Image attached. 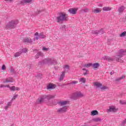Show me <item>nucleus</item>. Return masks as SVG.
<instances>
[{
	"label": "nucleus",
	"instance_id": "obj_39",
	"mask_svg": "<svg viewBox=\"0 0 126 126\" xmlns=\"http://www.w3.org/2000/svg\"><path fill=\"white\" fill-rule=\"evenodd\" d=\"M126 32H124L120 34V37H125V36H126Z\"/></svg>",
	"mask_w": 126,
	"mask_h": 126
},
{
	"label": "nucleus",
	"instance_id": "obj_10",
	"mask_svg": "<svg viewBox=\"0 0 126 126\" xmlns=\"http://www.w3.org/2000/svg\"><path fill=\"white\" fill-rule=\"evenodd\" d=\"M67 111V106H64L58 109V113H65Z\"/></svg>",
	"mask_w": 126,
	"mask_h": 126
},
{
	"label": "nucleus",
	"instance_id": "obj_9",
	"mask_svg": "<svg viewBox=\"0 0 126 126\" xmlns=\"http://www.w3.org/2000/svg\"><path fill=\"white\" fill-rule=\"evenodd\" d=\"M77 10H78L77 8H71L68 10V12L71 14H76Z\"/></svg>",
	"mask_w": 126,
	"mask_h": 126
},
{
	"label": "nucleus",
	"instance_id": "obj_20",
	"mask_svg": "<svg viewBox=\"0 0 126 126\" xmlns=\"http://www.w3.org/2000/svg\"><path fill=\"white\" fill-rule=\"evenodd\" d=\"M98 112L97 110H93L91 112V116H96V115H98Z\"/></svg>",
	"mask_w": 126,
	"mask_h": 126
},
{
	"label": "nucleus",
	"instance_id": "obj_8",
	"mask_svg": "<svg viewBox=\"0 0 126 126\" xmlns=\"http://www.w3.org/2000/svg\"><path fill=\"white\" fill-rule=\"evenodd\" d=\"M94 86H96L97 88H100L101 90H105V89H107L108 88L106 86H102V84L96 82L94 83Z\"/></svg>",
	"mask_w": 126,
	"mask_h": 126
},
{
	"label": "nucleus",
	"instance_id": "obj_33",
	"mask_svg": "<svg viewBox=\"0 0 126 126\" xmlns=\"http://www.w3.org/2000/svg\"><path fill=\"white\" fill-rule=\"evenodd\" d=\"M20 51L21 53L22 54V53H27V49L26 48H24L23 49H20Z\"/></svg>",
	"mask_w": 126,
	"mask_h": 126
},
{
	"label": "nucleus",
	"instance_id": "obj_37",
	"mask_svg": "<svg viewBox=\"0 0 126 126\" xmlns=\"http://www.w3.org/2000/svg\"><path fill=\"white\" fill-rule=\"evenodd\" d=\"M82 69L84 71V75H86V74H88V70H87L85 68H83Z\"/></svg>",
	"mask_w": 126,
	"mask_h": 126
},
{
	"label": "nucleus",
	"instance_id": "obj_13",
	"mask_svg": "<svg viewBox=\"0 0 126 126\" xmlns=\"http://www.w3.org/2000/svg\"><path fill=\"white\" fill-rule=\"evenodd\" d=\"M69 102L66 100H61L58 102L59 105L60 106H65L67 104H68Z\"/></svg>",
	"mask_w": 126,
	"mask_h": 126
},
{
	"label": "nucleus",
	"instance_id": "obj_12",
	"mask_svg": "<svg viewBox=\"0 0 126 126\" xmlns=\"http://www.w3.org/2000/svg\"><path fill=\"white\" fill-rule=\"evenodd\" d=\"M92 33L93 34H104V31L103 30V29H101L99 31H93Z\"/></svg>",
	"mask_w": 126,
	"mask_h": 126
},
{
	"label": "nucleus",
	"instance_id": "obj_19",
	"mask_svg": "<svg viewBox=\"0 0 126 126\" xmlns=\"http://www.w3.org/2000/svg\"><path fill=\"white\" fill-rule=\"evenodd\" d=\"M101 11H102V9H101V8H96L93 10V12L94 13H99V12H101Z\"/></svg>",
	"mask_w": 126,
	"mask_h": 126
},
{
	"label": "nucleus",
	"instance_id": "obj_34",
	"mask_svg": "<svg viewBox=\"0 0 126 126\" xmlns=\"http://www.w3.org/2000/svg\"><path fill=\"white\" fill-rule=\"evenodd\" d=\"M3 87H7V88H9V89H10V88H11V87L9 86V85H7V86H4V85H0V88H3Z\"/></svg>",
	"mask_w": 126,
	"mask_h": 126
},
{
	"label": "nucleus",
	"instance_id": "obj_1",
	"mask_svg": "<svg viewBox=\"0 0 126 126\" xmlns=\"http://www.w3.org/2000/svg\"><path fill=\"white\" fill-rule=\"evenodd\" d=\"M55 95H42L40 96L36 100V104H42V103H46L50 99H53Z\"/></svg>",
	"mask_w": 126,
	"mask_h": 126
},
{
	"label": "nucleus",
	"instance_id": "obj_7",
	"mask_svg": "<svg viewBox=\"0 0 126 126\" xmlns=\"http://www.w3.org/2000/svg\"><path fill=\"white\" fill-rule=\"evenodd\" d=\"M46 37V34H44L43 32L40 33L39 34L38 32L34 33V38H33L34 41L35 40H38V39H44Z\"/></svg>",
	"mask_w": 126,
	"mask_h": 126
},
{
	"label": "nucleus",
	"instance_id": "obj_5",
	"mask_svg": "<svg viewBox=\"0 0 126 126\" xmlns=\"http://www.w3.org/2000/svg\"><path fill=\"white\" fill-rule=\"evenodd\" d=\"M59 16L57 17V22H60V21H65L67 20V15L65 13H60Z\"/></svg>",
	"mask_w": 126,
	"mask_h": 126
},
{
	"label": "nucleus",
	"instance_id": "obj_14",
	"mask_svg": "<svg viewBox=\"0 0 126 126\" xmlns=\"http://www.w3.org/2000/svg\"><path fill=\"white\" fill-rule=\"evenodd\" d=\"M30 2H32V0H23L21 1L20 4L21 5H24V4H26V3H29Z\"/></svg>",
	"mask_w": 126,
	"mask_h": 126
},
{
	"label": "nucleus",
	"instance_id": "obj_46",
	"mask_svg": "<svg viewBox=\"0 0 126 126\" xmlns=\"http://www.w3.org/2000/svg\"><path fill=\"white\" fill-rule=\"evenodd\" d=\"M110 74L111 75H113V74H114V71L111 72Z\"/></svg>",
	"mask_w": 126,
	"mask_h": 126
},
{
	"label": "nucleus",
	"instance_id": "obj_26",
	"mask_svg": "<svg viewBox=\"0 0 126 126\" xmlns=\"http://www.w3.org/2000/svg\"><path fill=\"white\" fill-rule=\"evenodd\" d=\"M111 9H112V8L110 7H104L103 8V10H104V11H109Z\"/></svg>",
	"mask_w": 126,
	"mask_h": 126
},
{
	"label": "nucleus",
	"instance_id": "obj_3",
	"mask_svg": "<svg viewBox=\"0 0 126 126\" xmlns=\"http://www.w3.org/2000/svg\"><path fill=\"white\" fill-rule=\"evenodd\" d=\"M42 63L48 64V65H52L54 64V65L57 64V61L54 58H47L43 60Z\"/></svg>",
	"mask_w": 126,
	"mask_h": 126
},
{
	"label": "nucleus",
	"instance_id": "obj_32",
	"mask_svg": "<svg viewBox=\"0 0 126 126\" xmlns=\"http://www.w3.org/2000/svg\"><path fill=\"white\" fill-rule=\"evenodd\" d=\"M124 9H125V7L121 6L119 8L118 11L119 12H123V11H124Z\"/></svg>",
	"mask_w": 126,
	"mask_h": 126
},
{
	"label": "nucleus",
	"instance_id": "obj_2",
	"mask_svg": "<svg viewBox=\"0 0 126 126\" xmlns=\"http://www.w3.org/2000/svg\"><path fill=\"white\" fill-rule=\"evenodd\" d=\"M117 55L116 56V61L118 63H124V61L121 59L124 56L126 55V49H121L119 50L117 53Z\"/></svg>",
	"mask_w": 126,
	"mask_h": 126
},
{
	"label": "nucleus",
	"instance_id": "obj_4",
	"mask_svg": "<svg viewBox=\"0 0 126 126\" xmlns=\"http://www.w3.org/2000/svg\"><path fill=\"white\" fill-rule=\"evenodd\" d=\"M17 24H18V20L15 19L12 20L6 25V29H12V28H14L15 26L17 25Z\"/></svg>",
	"mask_w": 126,
	"mask_h": 126
},
{
	"label": "nucleus",
	"instance_id": "obj_35",
	"mask_svg": "<svg viewBox=\"0 0 126 126\" xmlns=\"http://www.w3.org/2000/svg\"><path fill=\"white\" fill-rule=\"evenodd\" d=\"M63 77H64V72H62V74L60 76V80H63Z\"/></svg>",
	"mask_w": 126,
	"mask_h": 126
},
{
	"label": "nucleus",
	"instance_id": "obj_16",
	"mask_svg": "<svg viewBox=\"0 0 126 126\" xmlns=\"http://www.w3.org/2000/svg\"><path fill=\"white\" fill-rule=\"evenodd\" d=\"M13 78L12 77H8L7 78L5 81H3L4 83H8L9 82H13Z\"/></svg>",
	"mask_w": 126,
	"mask_h": 126
},
{
	"label": "nucleus",
	"instance_id": "obj_28",
	"mask_svg": "<svg viewBox=\"0 0 126 126\" xmlns=\"http://www.w3.org/2000/svg\"><path fill=\"white\" fill-rule=\"evenodd\" d=\"M93 64L92 63H87V64H85L84 65V67H90V66H92Z\"/></svg>",
	"mask_w": 126,
	"mask_h": 126
},
{
	"label": "nucleus",
	"instance_id": "obj_48",
	"mask_svg": "<svg viewBox=\"0 0 126 126\" xmlns=\"http://www.w3.org/2000/svg\"><path fill=\"white\" fill-rule=\"evenodd\" d=\"M34 52H36V50H34Z\"/></svg>",
	"mask_w": 126,
	"mask_h": 126
},
{
	"label": "nucleus",
	"instance_id": "obj_27",
	"mask_svg": "<svg viewBox=\"0 0 126 126\" xmlns=\"http://www.w3.org/2000/svg\"><path fill=\"white\" fill-rule=\"evenodd\" d=\"M80 82H82V83H85L86 82V79L85 78H81L79 79Z\"/></svg>",
	"mask_w": 126,
	"mask_h": 126
},
{
	"label": "nucleus",
	"instance_id": "obj_44",
	"mask_svg": "<svg viewBox=\"0 0 126 126\" xmlns=\"http://www.w3.org/2000/svg\"><path fill=\"white\" fill-rule=\"evenodd\" d=\"M6 2L8 1H12L13 0H4Z\"/></svg>",
	"mask_w": 126,
	"mask_h": 126
},
{
	"label": "nucleus",
	"instance_id": "obj_30",
	"mask_svg": "<svg viewBox=\"0 0 126 126\" xmlns=\"http://www.w3.org/2000/svg\"><path fill=\"white\" fill-rule=\"evenodd\" d=\"M77 83H78V81H75V80H73V81H71L69 83V84H72V85H75V84H77Z\"/></svg>",
	"mask_w": 126,
	"mask_h": 126
},
{
	"label": "nucleus",
	"instance_id": "obj_24",
	"mask_svg": "<svg viewBox=\"0 0 126 126\" xmlns=\"http://www.w3.org/2000/svg\"><path fill=\"white\" fill-rule=\"evenodd\" d=\"M126 78V76L125 75H122L121 77L116 79V81H120V80H122V79H125Z\"/></svg>",
	"mask_w": 126,
	"mask_h": 126
},
{
	"label": "nucleus",
	"instance_id": "obj_22",
	"mask_svg": "<svg viewBox=\"0 0 126 126\" xmlns=\"http://www.w3.org/2000/svg\"><path fill=\"white\" fill-rule=\"evenodd\" d=\"M44 54L42 53L41 52H38L37 54L35 56V58L36 59H38L39 57H43Z\"/></svg>",
	"mask_w": 126,
	"mask_h": 126
},
{
	"label": "nucleus",
	"instance_id": "obj_15",
	"mask_svg": "<svg viewBox=\"0 0 126 126\" xmlns=\"http://www.w3.org/2000/svg\"><path fill=\"white\" fill-rule=\"evenodd\" d=\"M23 41L25 44H32V39L31 38H25Z\"/></svg>",
	"mask_w": 126,
	"mask_h": 126
},
{
	"label": "nucleus",
	"instance_id": "obj_31",
	"mask_svg": "<svg viewBox=\"0 0 126 126\" xmlns=\"http://www.w3.org/2000/svg\"><path fill=\"white\" fill-rule=\"evenodd\" d=\"M69 68V66L68 65H65L63 66V69L65 71H67Z\"/></svg>",
	"mask_w": 126,
	"mask_h": 126
},
{
	"label": "nucleus",
	"instance_id": "obj_21",
	"mask_svg": "<svg viewBox=\"0 0 126 126\" xmlns=\"http://www.w3.org/2000/svg\"><path fill=\"white\" fill-rule=\"evenodd\" d=\"M12 102H9L7 105L4 107L5 110L6 111V110H8V108L10 107L12 105Z\"/></svg>",
	"mask_w": 126,
	"mask_h": 126
},
{
	"label": "nucleus",
	"instance_id": "obj_23",
	"mask_svg": "<svg viewBox=\"0 0 126 126\" xmlns=\"http://www.w3.org/2000/svg\"><path fill=\"white\" fill-rule=\"evenodd\" d=\"M92 65H93V67H94V69H96V68H98V67L100 66V64L98 63H94Z\"/></svg>",
	"mask_w": 126,
	"mask_h": 126
},
{
	"label": "nucleus",
	"instance_id": "obj_43",
	"mask_svg": "<svg viewBox=\"0 0 126 126\" xmlns=\"http://www.w3.org/2000/svg\"><path fill=\"white\" fill-rule=\"evenodd\" d=\"M83 11L84 12H87V11H88V9L87 8H85L84 10H83Z\"/></svg>",
	"mask_w": 126,
	"mask_h": 126
},
{
	"label": "nucleus",
	"instance_id": "obj_47",
	"mask_svg": "<svg viewBox=\"0 0 126 126\" xmlns=\"http://www.w3.org/2000/svg\"><path fill=\"white\" fill-rule=\"evenodd\" d=\"M63 27V28H64L65 27V26H64Z\"/></svg>",
	"mask_w": 126,
	"mask_h": 126
},
{
	"label": "nucleus",
	"instance_id": "obj_42",
	"mask_svg": "<svg viewBox=\"0 0 126 126\" xmlns=\"http://www.w3.org/2000/svg\"><path fill=\"white\" fill-rule=\"evenodd\" d=\"M42 50H43V51H48V50H49V48H47L46 47H43L42 48Z\"/></svg>",
	"mask_w": 126,
	"mask_h": 126
},
{
	"label": "nucleus",
	"instance_id": "obj_38",
	"mask_svg": "<svg viewBox=\"0 0 126 126\" xmlns=\"http://www.w3.org/2000/svg\"><path fill=\"white\" fill-rule=\"evenodd\" d=\"M120 104H121L122 105H126V101L125 100H120Z\"/></svg>",
	"mask_w": 126,
	"mask_h": 126
},
{
	"label": "nucleus",
	"instance_id": "obj_6",
	"mask_svg": "<svg viewBox=\"0 0 126 126\" xmlns=\"http://www.w3.org/2000/svg\"><path fill=\"white\" fill-rule=\"evenodd\" d=\"M84 94L80 92H76L72 94V96L71 97V99L73 100H76V98L83 97Z\"/></svg>",
	"mask_w": 126,
	"mask_h": 126
},
{
	"label": "nucleus",
	"instance_id": "obj_17",
	"mask_svg": "<svg viewBox=\"0 0 126 126\" xmlns=\"http://www.w3.org/2000/svg\"><path fill=\"white\" fill-rule=\"evenodd\" d=\"M55 87H57V86L53 83H50L47 86V89H54Z\"/></svg>",
	"mask_w": 126,
	"mask_h": 126
},
{
	"label": "nucleus",
	"instance_id": "obj_45",
	"mask_svg": "<svg viewBox=\"0 0 126 126\" xmlns=\"http://www.w3.org/2000/svg\"><path fill=\"white\" fill-rule=\"evenodd\" d=\"M97 5H98V6H100V7H102V4H100V3H98Z\"/></svg>",
	"mask_w": 126,
	"mask_h": 126
},
{
	"label": "nucleus",
	"instance_id": "obj_11",
	"mask_svg": "<svg viewBox=\"0 0 126 126\" xmlns=\"http://www.w3.org/2000/svg\"><path fill=\"white\" fill-rule=\"evenodd\" d=\"M117 111H118V108H116L114 106H110L109 108L107 109V112H112L113 113H116Z\"/></svg>",
	"mask_w": 126,
	"mask_h": 126
},
{
	"label": "nucleus",
	"instance_id": "obj_40",
	"mask_svg": "<svg viewBox=\"0 0 126 126\" xmlns=\"http://www.w3.org/2000/svg\"><path fill=\"white\" fill-rule=\"evenodd\" d=\"M17 97H18V94H15L13 96V98H12V100H15L16 99V98H17Z\"/></svg>",
	"mask_w": 126,
	"mask_h": 126
},
{
	"label": "nucleus",
	"instance_id": "obj_36",
	"mask_svg": "<svg viewBox=\"0 0 126 126\" xmlns=\"http://www.w3.org/2000/svg\"><path fill=\"white\" fill-rule=\"evenodd\" d=\"M103 60H106L107 61H111V58L108 56H104L103 57Z\"/></svg>",
	"mask_w": 126,
	"mask_h": 126
},
{
	"label": "nucleus",
	"instance_id": "obj_18",
	"mask_svg": "<svg viewBox=\"0 0 126 126\" xmlns=\"http://www.w3.org/2000/svg\"><path fill=\"white\" fill-rule=\"evenodd\" d=\"M10 90H11V91H19L20 88L13 86L10 88Z\"/></svg>",
	"mask_w": 126,
	"mask_h": 126
},
{
	"label": "nucleus",
	"instance_id": "obj_41",
	"mask_svg": "<svg viewBox=\"0 0 126 126\" xmlns=\"http://www.w3.org/2000/svg\"><path fill=\"white\" fill-rule=\"evenodd\" d=\"M5 68H6V67H5V65L3 64V65L2 66L1 70H5Z\"/></svg>",
	"mask_w": 126,
	"mask_h": 126
},
{
	"label": "nucleus",
	"instance_id": "obj_29",
	"mask_svg": "<svg viewBox=\"0 0 126 126\" xmlns=\"http://www.w3.org/2000/svg\"><path fill=\"white\" fill-rule=\"evenodd\" d=\"M21 54H22L20 50L19 52H17L15 54V55H14L15 58H17V57H19V56H20V55H21Z\"/></svg>",
	"mask_w": 126,
	"mask_h": 126
},
{
	"label": "nucleus",
	"instance_id": "obj_25",
	"mask_svg": "<svg viewBox=\"0 0 126 126\" xmlns=\"http://www.w3.org/2000/svg\"><path fill=\"white\" fill-rule=\"evenodd\" d=\"M93 121H94V122H101V121H102V119L99 117H96V118H94L93 119Z\"/></svg>",
	"mask_w": 126,
	"mask_h": 126
}]
</instances>
